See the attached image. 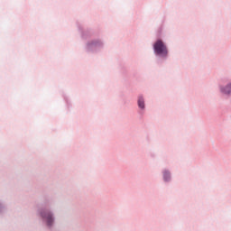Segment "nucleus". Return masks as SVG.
Here are the masks:
<instances>
[{"mask_svg":"<svg viewBox=\"0 0 231 231\" xmlns=\"http://www.w3.org/2000/svg\"><path fill=\"white\" fill-rule=\"evenodd\" d=\"M42 217H43V219H45V221L47 222V225L49 226H51L53 225V215H51V213L43 212V213H42Z\"/></svg>","mask_w":231,"mask_h":231,"instance_id":"2","label":"nucleus"},{"mask_svg":"<svg viewBox=\"0 0 231 231\" xmlns=\"http://www.w3.org/2000/svg\"><path fill=\"white\" fill-rule=\"evenodd\" d=\"M153 50L157 55H161V57H167V46H165V43H163L162 40H159L154 43Z\"/></svg>","mask_w":231,"mask_h":231,"instance_id":"1","label":"nucleus"},{"mask_svg":"<svg viewBox=\"0 0 231 231\" xmlns=\"http://www.w3.org/2000/svg\"><path fill=\"white\" fill-rule=\"evenodd\" d=\"M163 178L165 181H169V180L171 179V173H169V171H164Z\"/></svg>","mask_w":231,"mask_h":231,"instance_id":"5","label":"nucleus"},{"mask_svg":"<svg viewBox=\"0 0 231 231\" xmlns=\"http://www.w3.org/2000/svg\"><path fill=\"white\" fill-rule=\"evenodd\" d=\"M138 106L141 108V109H143L145 107V104H144V101H143V97H139L138 99Z\"/></svg>","mask_w":231,"mask_h":231,"instance_id":"4","label":"nucleus"},{"mask_svg":"<svg viewBox=\"0 0 231 231\" xmlns=\"http://www.w3.org/2000/svg\"><path fill=\"white\" fill-rule=\"evenodd\" d=\"M221 93H223L224 95H228V96L231 95V83H228L225 87H222Z\"/></svg>","mask_w":231,"mask_h":231,"instance_id":"3","label":"nucleus"}]
</instances>
